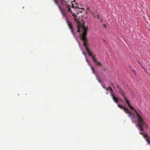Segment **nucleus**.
I'll return each instance as SVG.
<instances>
[{"label":"nucleus","mask_w":150,"mask_h":150,"mask_svg":"<svg viewBox=\"0 0 150 150\" xmlns=\"http://www.w3.org/2000/svg\"><path fill=\"white\" fill-rule=\"evenodd\" d=\"M57 4L61 12L63 18L66 21L69 27L71 30L72 34L74 35L73 27L71 23L69 21L67 15L69 13H70L72 16L74 17V20L78 24V31L79 33L83 31L81 29L82 27L87 29V28L85 27L83 25H81L79 22V17L76 15V14L79 13H82L83 9L78 7V4L76 0L72 1L71 0H53Z\"/></svg>","instance_id":"obj_1"},{"label":"nucleus","mask_w":150,"mask_h":150,"mask_svg":"<svg viewBox=\"0 0 150 150\" xmlns=\"http://www.w3.org/2000/svg\"><path fill=\"white\" fill-rule=\"evenodd\" d=\"M119 92L124 97L126 103L128 104L129 107L131 109H132L136 114L137 125L140 131L139 133L143 135V137L145 139L146 141H150V139L147 135L143 132L144 129H146L148 127V125L145 120V117L144 115L142 112L139 109L136 110L132 106L129 101L127 100L125 96V93L122 90L120 89Z\"/></svg>","instance_id":"obj_2"},{"label":"nucleus","mask_w":150,"mask_h":150,"mask_svg":"<svg viewBox=\"0 0 150 150\" xmlns=\"http://www.w3.org/2000/svg\"><path fill=\"white\" fill-rule=\"evenodd\" d=\"M81 29L83 31V33L81 34H80V37L81 39L83 41V45L86 47V49L88 53V55L89 56L92 57L93 59V57H94L93 56L91 53L90 52L89 50L87 44V39L86 37L87 34V29L83 27H82Z\"/></svg>","instance_id":"obj_3"},{"label":"nucleus","mask_w":150,"mask_h":150,"mask_svg":"<svg viewBox=\"0 0 150 150\" xmlns=\"http://www.w3.org/2000/svg\"><path fill=\"white\" fill-rule=\"evenodd\" d=\"M118 106L121 109H123L124 112L128 115L132 119H134L135 117V115L134 114L131 112L128 109L124 107V106L121 105L120 104H118Z\"/></svg>","instance_id":"obj_4"},{"label":"nucleus","mask_w":150,"mask_h":150,"mask_svg":"<svg viewBox=\"0 0 150 150\" xmlns=\"http://www.w3.org/2000/svg\"><path fill=\"white\" fill-rule=\"evenodd\" d=\"M93 60L94 62L96 64V65L97 66H102V65L100 62L97 61L94 57H93Z\"/></svg>","instance_id":"obj_5"},{"label":"nucleus","mask_w":150,"mask_h":150,"mask_svg":"<svg viewBox=\"0 0 150 150\" xmlns=\"http://www.w3.org/2000/svg\"><path fill=\"white\" fill-rule=\"evenodd\" d=\"M112 97L113 98V100L115 101V102L117 103H118V99L117 98L115 97L113 95H112Z\"/></svg>","instance_id":"obj_6"},{"label":"nucleus","mask_w":150,"mask_h":150,"mask_svg":"<svg viewBox=\"0 0 150 150\" xmlns=\"http://www.w3.org/2000/svg\"><path fill=\"white\" fill-rule=\"evenodd\" d=\"M91 68L93 72V73H95V70L94 67H93L92 65L91 66Z\"/></svg>","instance_id":"obj_7"},{"label":"nucleus","mask_w":150,"mask_h":150,"mask_svg":"<svg viewBox=\"0 0 150 150\" xmlns=\"http://www.w3.org/2000/svg\"><path fill=\"white\" fill-rule=\"evenodd\" d=\"M138 62L140 64V66L142 67H143V66H142V64L141 62L139 61H138Z\"/></svg>","instance_id":"obj_8"},{"label":"nucleus","mask_w":150,"mask_h":150,"mask_svg":"<svg viewBox=\"0 0 150 150\" xmlns=\"http://www.w3.org/2000/svg\"><path fill=\"white\" fill-rule=\"evenodd\" d=\"M132 71H133V73L135 74H136V72L134 70H132Z\"/></svg>","instance_id":"obj_9"},{"label":"nucleus","mask_w":150,"mask_h":150,"mask_svg":"<svg viewBox=\"0 0 150 150\" xmlns=\"http://www.w3.org/2000/svg\"><path fill=\"white\" fill-rule=\"evenodd\" d=\"M144 69V70H145V72H146V73L147 72V70L144 67H142Z\"/></svg>","instance_id":"obj_10"},{"label":"nucleus","mask_w":150,"mask_h":150,"mask_svg":"<svg viewBox=\"0 0 150 150\" xmlns=\"http://www.w3.org/2000/svg\"><path fill=\"white\" fill-rule=\"evenodd\" d=\"M97 18L98 19H99V14H98L97 16Z\"/></svg>","instance_id":"obj_11"},{"label":"nucleus","mask_w":150,"mask_h":150,"mask_svg":"<svg viewBox=\"0 0 150 150\" xmlns=\"http://www.w3.org/2000/svg\"><path fill=\"white\" fill-rule=\"evenodd\" d=\"M107 26L106 25H105V24H104L103 25V27H104V28H106V27Z\"/></svg>","instance_id":"obj_12"},{"label":"nucleus","mask_w":150,"mask_h":150,"mask_svg":"<svg viewBox=\"0 0 150 150\" xmlns=\"http://www.w3.org/2000/svg\"><path fill=\"white\" fill-rule=\"evenodd\" d=\"M148 143V144L150 145V141H147Z\"/></svg>","instance_id":"obj_13"},{"label":"nucleus","mask_w":150,"mask_h":150,"mask_svg":"<svg viewBox=\"0 0 150 150\" xmlns=\"http://www.w3.org/2000/svg\"><path fill=\"white\" fill-rule=\"evenodd\" d=\"M103 21V20L102 19H100V22H102Z\"/></svg>","instance_id":"obj_14"},{"label":"nucleus","mask_w":150,"mask_h":150,"mask_svg":"<svg viewBox=\"0 0 150 150\" xmlns=\"http://www.w3.org/2000/svg\"><path fill=\"white\" fill-rule=\"evenodd\" d=\"M110 88V90H111V91H112V89L111 88Z\"/></svg>","instance_id":"obj_15"},{"label":"nucleus","mask_w":150,"mask_h":150,"mask_svg":"<svg viewBox=\"0 0 150 150\" xmlns=\"http://www.w3.org/2000/svg\"><path fill=\"white\" fill-rule=\"evenodd\" d=\"M87 9L88 10H89V8H87Z\"/></svg>","instance_id":"obj_16"},{"label":"nucleus","mask_w":150,"mask_h":150,"mask_svg":"<svg viewBox=\"0 0 150 150\" xmlns=\"http://www.w3.org/2000/svg\"><path fill=\"white\" fill-rule=\"evenodd\" d=\"M93 16H94V17H95V16L94 15H93Z\"/></svg>","instance_id":"obj_17"}]
</instances>
